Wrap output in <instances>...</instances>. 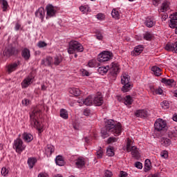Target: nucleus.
<instances>
[{
  "label": "nucleus",
  "mask_w": 177,
  "mask_h": 177,
  "mask_svg": "<svg viewBox=\"0 0 177 177\" xmlns=\"http://www.w3.org/2000/svg\"><path fill=\"white\" fill-rule=\"evenodd\" d=\"M105 128L113 132L115 136L121 135V132H122V126H121V124H115V122L113 120L105 121Z\"/></svg>",
  "instance_id": "1"
},
{
  "label": "nucleus",
  "mask_w": 177,
  "mask_h": 177,
  "mask_svg": "<svg viewBox=\"0 0 177 177\" xmlns=\"http://www.w3.org/2000/svg\"><path fill=\"white\" fill-rule=\"evenodd\" d=\"M41 112L38 111H33V112L30 114V124L34 128H37L39 132H42V128L44 126L37 120L40 115Z\"/></svg>",
  "instance_id": "2"
},
{
  "label": "nucleus",
  "mask_w": 177,
  "mask_h": 177,
  "mask_svg": "<svg viewBox=\"0 0 177 177\" xmlns=\"http://www.w3.org/2000/svg\"><path fill=\"white\" fill-rule=\"evenodd\" d=\"M121 84L124 85L122 87V91L124 93L129 92V91L133 88L132 83H131V77H129V75L127 73H123L122 75Z\"/></svg>",
  "instance_id": "3"
},
{
  "label": "nucleus",
  "mask_w": 177,
  "mask_h": 177,
  "mask_svg": "<svg viewBox=\"0 0 177 177\" xmlns=\"http://www.w3.org/2000/svg\"><path fill=\"white\" fill-rule=\"evenodd\" d=\"M133 142L132 140L128 138L127 141V147L126 150L128 153L131 152V156L133 158H136V160H139L140 158V153H139V149L138 147L133 145Z\"/></svg>",
  "instance_id": "4"
},
{
  "label": "nucleus",
  "mask_w": 177,
  "mask_h": 177,
  "mask_svg": "<svg viewBox=\"0 0 177 177\" xmlns=\"http://www.w3.org/2000/svg\"><path fill=\"white\" fill-rule=\"evenodd\" d=\"M77 52H84V46L80 42L77 41H71L69 42V47L68 49V53L73 55Z\"/></svg>",
  "instance_id": "5"
},
{
  "label": "nucleus",
  "mask_w": 177,
  "mask_h": 177,
  "mask_svg": "<svg viewBox=\"0 0 177 177\" xmlns=\"http://www.w3.org/2000/svg\"><path fill=\"white\" fill-rule=\"evenodd\" d=\"M12 147L14 150L19 154L26 150V145L23 142V140L20 138H17L14 140Z\"/></svg>",
  "instance_id": "6"
},
{
  "label": "nucleus",
  "mask_w": 177,
  "mask_h": 177,
  "mask_svg": "<svg viewBox=\"0 0 177 177\" xmlns=\"http://www.w3.org/2000/svg\"><path fill=\"white\" fill-rule=\"evenodd\" d=\"M155 131L164 132L167 130V122L161 118L157 119L154 123Z\"/></svg>",
  "instance_id": "7"
},
{
  "label": "nucleus",
  "mask_w": 177,
  "mask_h": 177,
  "mask_svg": "<svg viewBox=\"0 0 177 177\" xmlns=\"http://www.w3.org/2000/svg\"><path fill=\"white\" fill-rule=\"evenodd\" d=\"M113 59V53L109 51H104L102 53L99 54L97 60L100 62V63H103V62H109V60H111Z\"/></svg>",
  "instance_id": "8"
},
{
  "label": "nucleus",
  "mask_w": 177,
  "mask_h": 177,
  "mask_svg": "<svg viewBox=\"0 0 177 177\" xmlns=\"http://www.w3.org/2000/svg\"><path fill=\"white\" fill-rule=\"evenodd\" d=\"M121 71V68H120V64L118 62H112L109 67V73L111 75H117Z\"/></svg>",
  "instance_id": "9"
},
{
  "label": "nucleus",
  "mask_w": 177,
  "mask_h": 177,
  "mask_svg": "<svg viewBox=\"0 0 177 177\" xmlns=\"http://www.w3.org/2000/svg\"><path fill=\"white\" fill-rule=\"evenodd\" d=\"M46 19L53 17V16L56 15V10L55 9V7L52 6V4H48L46 6Z\"/></svg>",
  "instance_id": "10"
},
{
  "label": "nucleus",
  "mask_w": 177,
  "mask_h": 177,
  "mask_svg": "<svg viewBox=\"0 0 177 177\" xmlns=\"http://www.w3.org/2000/svg\"><path fill=\"white\" fill-rule=\"evenodd\" d=\"M33 80L34 76L31 75H28L21 83L22 88H28V86H30V85H31V84L33 82Z\"/></svg>",
  "instance_id": "11"
},
{
  "label": "nucleus",
  "mask_w": 177,
  "mask_h": 177,
  "mask_svg": "<svg viewBox=\"0 0 177 177\" xmlns=\"http://www.w3.org/2000/svg\"><path fill=\"white\" fill-rule=\"evenodd\" d=\"M93 102L94 106H102L104 103L103 97H102V94L98 93L95 96L93 97Z\"/></svg>",
  "instance_id": "12"
},
{
  "label": "nucleus",
  "mask_w": 177,
  "mask_h": 177,
  "mask_svg": "<svg viewBox=\"0 0 177 177\" xmlns=\"http://www.w3.org/2000/svg\"><path fill=\"white\" fill-rule=\"evenodd\" d=\"M4 55L7 57H10L13 55H17V49L15 47H8L4 50Z\"/></svg>",
  "instance_id": "13"
},
{
  "label": "nucleus",
  "mask_w": 177,
  "mask_h": 177,
  "mask_svg": "<svg viewBox=\"0 0 177 177\" xmlns=\"http://www.w3.org/2000/svg\"><path fill=\"white\" fill-rule=\"evenodd\" d=\"M77 102L80 105L84 104L85 106H92V104H93V97L92 96L89 95L83 101H79Z\"/></svg>",
  "instance_id": "14"
},
{
  "label": "nucleus",
  "mask_w": 177,
  "mask_h": 177,
  "mask_svg": "<svg viewBox=\"0 0 177 177\" xmlns=\"http://www.w3.org/2000/svg\"><path fill=\"white\" fill-rule=\"evenodd\" d=\"M35 16L40 19L41 21H44V19L45 17V9L41 7L35 12Z\"/></svg>",
  "instance_id": "15"
},
{
  "label": "nucleus",
  "mask_w": 177,
  "mask_h": 177,
  "mask_svg": "<svg viewBox=\"0 0 177 177\" xmlns=\"http://www.w3.org/2000/svg\"><path fill=\"white\" fill-rule=\"evenodd\" d=\"M135 115L140 118H146L149 115V112L145 109H139L136 111Z\"/></svg>",
  "instance_id": "16"
},
{
  "label": "nucleus",
  "mask_w": 177,
  "mask_h": 177,
  "mask_svg": "<svg viewBox=\"0 0 177 177\" xmlns=\"http://www.w3.org/2000/svg\"><path fill=\"white\" fill-rule=\"evenodd\" d=\"M41 66H52L53 64V58L52 57H46V58L41 60Z\"/></svg>",
  "instance_id": "17"
},
{
  "label": "nucleus",
  "mask_w": 177,
  "mask_h": 177,
  "mask_svg": "<svg viewBox=\"0 0 177 177\" xmlns=\"http://www.w3.org/2000/svg\"><path fill=\"white\" fill-rule=\"evenodd\" d=\"M21 56L24 60H30V57H31L30 49L24 48L21 51Z\"/></svg>",
  "instance_id": "18"
},
{
  "label": "nucleus",
  "mask_w": 177,
  "mask_h": 177,
  "mask_svg": "<svg viewBox=\"0 0 177 177\" xmlns=\"http://www.w3.org/2000/svg\"><path fill=\"white\" fill-rule=\"evenodd\" d=\"M170 17V27L171 28H175L177 26V12L172 14Z\"/></svg>",
  "instance_id": "19"
},
{
  "label": "nucleus",
  "mask_w": 177,
  "mask_h": 177,
  "mask_svg": "<svg viewBox=\"0 0 177 177\" xmlns=\"http://www.w3.org/2000/svg\"><path fill=\"white\" fill-rule=\"evenodd\" d=\"M68 92L70 95H73V96H80L81 95V90L74 87L69 88L68 89Z\"/></svg>",
  "instance_id": "20"
},
{
  "label": "nucleus",
  "mask_w": 177,
  "mask_h": 177,
  "mask_svg": "<svg viewBox=\"0 0 177 177\" xmlns=\"http://www.w3.org/2000/svg\"><path fill=\"white\" fill-rule=\"evenodd\" d=\"M19 66V64L17 62H15L13 64H10L7 66V71L8 74H10V73H13V71H16L17 70V66Z\"/></svg>",
  "instance_id": "21"
},
{
  "label": "nucleus",
  "mask_w": 177,
  "mask_h": 177,
  "mask_svg": "<svg viewBox=\"0 0 177 177\" xmlns=\"http://www.w3.org/2000/svg\"><path fill=\"white\" fill-rule=\"evenodd\" d=\"M22 138L24 142H26V143H30V142H31L34 139V136H32L31 133H24L22 135Z\"/></svg>",
  "instance_id": "22"
},
{
  "label": "nucleus",
  "mask_w": 177,
  "mask_h": 177,
  "mask_svg": "<svg viewBox=\"0 0 177 177\" xmlns=\"http://www.w3.org/2000/svg\"><path fill=\"white\" fill-rule=\"evenodd\" d=\"M102 137L105 139V138H109L111 133H114L113 131L107 129L106 127L101 130Z\"/></svg>",
  "instance_id": "23"
},
{
  "label": "nucleus",
  "mask_w": 177,
  "mask_h": 177,
  "mask_svg": "<svg viewBox=\"0 0 177 177\" xmlns=\"http://www.w3.org/2000/svg\"><path fill=\"white\" fill-rule=\"evenodd\" d=\"M37 160L34 157H30L28 158V165L30 169H32L34 168V165L37 164Z\"/></svg>",
  "instance_id": "24"
},
{
  "label": "nucleus",
  "mask_w": 177,
  "mask_h": 177,
  "mask_svg": "<svg viewBox=\"0 0 177 177\" xmlns=\"http://www.w3.org/2000/svg\"><path fill=\"white\" fill-rule=\"evenodd\" d=\"M55 164L59 167H63L64 165V158L63 156L59 155L55 158Z\"/></svg>",
  "instance_id": "25"
},
{
  "label": "nucleus",
  "mask_w": 177,
  "mask_h": 177,
  "mask_svg": "<svg viewBox=\"0 0 177 177\" xmlns=\"http://www.w3.org/2000/svg\"><path fill=\"white\" fill-rule=\"evenodd\" d=\"M160 143L162 146H164L165 147H168V146H171L172 142H171V140H169V138H162L160 139Z\"/></svg>",
  "instance_id": "26"
},
{
  "label": "nucleus",
  "mask_w": 177,
  "mask_h": 177,
  "mask_svg": "<svg viewBox=\"0 0 177 177\" xmlns=\"http://www.w3.org/2000/svg\"><path fill=\"white\" fill-rule=\"evenodd\" d=\"M141 52H143V46H138L134 48L132 55L133 56H139V54L141 53Z\"/></svg>",
  "instance_id": "27"
},
{
  "label": "nucleus",
  "mask_w": 177,
  "mask_h": 177,
  "mask_svg": "<svg viewBox=\"0 0 177 177\" xmlns=\"http://www.w3.org/2000/svg\"><path fill=\"white\" fill-rule=\"evenodd\" d=\"M132 102H133V100L132 99V97H131V95H127L123 99V103L126 106H131V104H132Z\"/></svg>",
  "instance_id": "28"
},
{
  "label": "nucleus",
  "mask_w": 177,
  "mask_h": 177,
  "mask_svg": "<svg viewBox=\"0 0 177 177\" xmlns=\"http://www.w3.org/2000/svg\"><path fill=\"white\" fill-rule=\"evenodd\" d=\"M75 165L77 168H82L85 165V159L84 158H78L76 160Z\"/></svg>",
  "instance_id": "29"
},
{
  "label": "nucleus",
  "mask_w": 177,
  "mask_h": 177,
  "mask_svg": "<svg viewBox=\"0 0 177 177\" xmlns=\"http://www.w3.org/2000/svg\"><path fill=\"white\" fill-rule=\"evenodd\" d=\"M156 24V21L153 18H147L145 21V25L147 27H149V28H151L153 26Z\"/></svg>",
  "instance_id": "30"
},
{
  "label": "nucleus",
  "mask_w": 177,
  "mask_h": 177,
  "mask_svg": "<svg viewBox=\"0 0 177 177\" xmlns=\"http://www.w3.org/2000/svg\"><path fill=\"white\" fill-rule=\"evenodd\" d=\"M110 68V66H100L98 68V73H100L102 75H104V74H106L107 71H109Z\"/></svg>",
  "instance_id": "31"
},
{
  "label": "nucleus",
  "mask_w": 177,
  "mask_h": 177,
  "mask_svg": "<svg viewBox=\"0 0 177 177\" xmlns=\"http://www.w3.org/2000/svg\"><path fill=\"white\" fill-rule=\"evenodd\" d=\"M53 151H55V147L52 145H48L45 149L46 156H52Z\"/></svg>",
  "instance_id": "32"
},
{
  "label": "nucleus",
  "mask_w": 177,
  "mask_h": 177,
  "mask_svg": "<svg viewBox=\"0 0 177 177\" xmlns=\"http://www.w3.org/2000/svg\"><path fill=\"white\" fill-rule=\"evenodd\" d=\"M151 71H153V74L156 75V77H160V75H161V68L158 66H153L151 68Z\"/></svg>",
  "instance_id": "33"
},
{
  "label": "nucleus",
  "mask_w": 177,
  "mask_h": 177,
  "mask_svg": "<svg viewBox=\"0 0 177 177\" xmlns=\"http://www.w3.org/2000/svg\"><path fill=\"white\" fill-rule=\"evenodd\" d=\"M62 60H63V57H62V55H57L54 57L53 64H54L55 66H59V64L62 63Z\"/></svg>",
  "instance_id": "34"
},
{
  "label": "nucleus",
  "mask_w": 177,
  "mask_h": 177,
  "mask_svg": "<svg viewBox=\"0 0 177 177\" xmlns=\"http://www.w3.org/2000/svg\"><path fill=\"white\" fill-rule=\"evenodd\" d=\"M167 10H169V3L168 1H164L162 3L160 12H167Z\"/></svg>",
  "instance_id": "35"
},
{
  "label": "nucleus",
  "mask_w": 177,
  "mask_h": 177,
  "mask_svg": "<svg viewBox=\"0 0 177 177\" xmlns=\"http://www.w3.org/2000/svg\"><path fill=\"white\" fill-rule=\"evenodd\" d=\"M111 16L115 20H120V12L117 9L112 10Z\"/></svg>",
  "instance_id": "36"
},
{
  "label": "nucleus",
  "mask_w": 177,
  "mask_h": 177,
  "mask_svg": "<svg viewBox=\"0 0 177 177\" xmlns=\"http://www.w3.org/2000/svg\"><path fill=\"white\" fill-rule=\"evenodd\" d=\"M161 82H162L163 84H165V85H168L169 86H171V85H172V84H174V82H175V81L173 79H165V78H162L161 80Z\"/></svg>",
  "instance_id": "37"
},
{
  "label": "nucleus",
  "mask_w": 177,
  "mask_h": 177,
  "mask_svg": "<svg viewBox=\"0 0 177 177\" xmlns=\"http://www.w3.org/2000/svg\"><path fill=\"white\" fill-rule=\"evenodd\" d=\"M1 8L3 9V12H6L8 10V8H9V3H8V1L1 0Z\"/></svg>",
  "instance_id": "38"
},
{
  "label": "nucleus",
  "mask_w": 177,
  "mask_h": 177,
  "mask_svg": "<svg viewBox=\"0 0 177 177\" xmlns=\"http://www.w3.org/2000/svg\"><path fill=\"white\" fill-rule=\"evenodd\" d=\"M80 12H82V13H83V15H85V14L88 13V12H90L89 6H81L80 7Z\"/></svg>",
  "instance_id": "39"
},
{
  "label": "nucleus",
  "mask_w": 177,
  "mask_h": 177,
  "mask_svg": "<svg viewBox=\"0 0 177 177\" xmlns=\"http://www.w3.org/2000/svg\"><path fill=\"white\" fill-rule=\"evenodd\" d=\"M175 44H167L165 46V50H169L170 52H174L175 50Z\"/></svg>",
  "instance_id": "40"
},
{
  "label": "nucleus",
  "mask_w": 177,
  "mask_h": 177,
  "mask_svg": "<svg viewBox=\"0 0 177 177\" xmlns=\"http://www.w3.org/2000/svg\"><path fill=\"white\" fill-rule=\"evenodd\" d=\"M145 165V171H150V167H151V162L150 161V160L146 159Z\"/></svg>",
  "instance_id": "41"
},
{
  "label": "nucleus",
  "mask_w": 177,
  "mask_h": 177,
  "mask_svg": "<svg viewBox=\"0 0 177 177\" xmlns=\"http://www.w3.org/2000/svg\"><path fill=\"white\" fill-rule=\"evenodd\" d=\"M60 117L64 120H67V111L64 109L60 110Z\"/></svg>",
  "instance_id": "42"
},
{
  "label": "nucleus",
  "mask_w": 177,
  "mask_h": 177,
  "mask_svg": "<svg viewBox=\"0 0 177 177\" xmlns=\"http://www.w3.org/2000/svg\"><path fill=\"white\" fill-rule=\"evenodd\" d=\"M106 154L109 157H113V156H114V149H113V147L108 148L106 149Z\"/></svg>",
  "instance_id": "43"
},
{
  "label": "nucleus",
  "mask_w": 177,
  "mask_h": 177,
  "mask_svg": "<svg viewBox=\"0 0 177 177\" xmlns=\"http://www.w3.org/2000/svg\"><path fill=\"white\" fill-rule=\"evenodd\" d=\"M96 154L97 158H102L103 157V149H102V147H100L98 150H97Z\"/></svg>",
  "instance_id": "44"
},
{
  "label": "nucleus",
  "mask_w": 177,
  "mask_h": 177,
  "mask_svg": "<svg viewBox=\"0 0 177 177\" xmlns=\"http://www.w3.org/2000/svg\"><path fill=\"white\" fill-rule=\"evenodd\" d=\"M153 37V35L151 33L147 32L144 34V39H146L147 41H150Z\"/></svg>",
  "instance_id": "45"
},
{
  "label": "nucleus",
  "mask_w": 177,
  "mask_h": 177,
  "mask_svg": "<svg viewBox=\"0 0 177 177\" xmlns=\"http://www.w3.org/2000/svg\"><path fill=\"white\" fill-rule=\"evenodd\" d=\"M161 106L162 109H164L165 110H167V109H169V102H168V101H163L161 103Z\"/></svg>",
  "instance_id": "46"
},
{
  "label": "nucleus",
  "mask_w": 177,
  "mask_h": 177,
  "mask_svg": "<svg viewBox=\"0 0 177 177\" xmlns=\"http://www.w3.org/2000/svg\"><path fill=\"white\" fill-rule=\"evenodd\" d=\"M38 48H45L48 46V44H46L45 41H40L37 43Z\"/></svg>",
  "instance_id": "47"
},
{
  "label": "nucleus",
  "mask_w": 177,
  "mask_h": 177,
  "mask_svg": "<svg viewBox=\"0 0 177 177\" xmlns=\"http://www.w3.org/2000/svg\"><path fill=\"white\" fill-rule=\"evenodd\" d=\"M8 174H9V170L6 167H3L1 169V175L3 176H7Z\"/></svg>",
  "instance_id": "48"
},
{
  "label": "nucleus",
  "mask_w": 177,
  "mask_h": 177,
  "mask_svg": "<svg viewBox=\"0 0 177 177\" xmlns=\"http://www.w3.org/2000/svg\"><path fill=\"white\" fill-rule=\"evenodd\" d=\"M30 100L27 99V98H24V100H22L21 104L23 106H28L30 105Z\"/></svg>",
  "instance_id": "49"
},
{
  "label": "nucleus",
  "mask_w": 177,
  "mask_h": 177,
  "mask_svg": "<svg viewBox=\"0 0 177 177\" xmlns=\"http://www.w3.org/2000/svg\"><path fill=\"white\" fill-rule=\"evenodd\" d=\"M80 71L83 77H89V72H88V71L86 69H81Z\"/></svg>",
  "instance_id": "50"
},
{
  "label": "nucleus",
  "mask_w": 177,
  "mask_h": 177,
  "mask_svg": "<svg viewBox=\"0 0 177 177\" xmlns=\"http://www.w3.org/2000/svg\"><path fill=\"white\" fill-rule=\"evenodd\" d=\"M115 142H117V138L110 137L107 140V143H114Z\"/></svg>",
  "instance_id": "51"
},
{
  "label": "nucleus",
  "mask_w": 177,
  "mask_h": 177,
  "mask_svg": "<svg viewBox=\"0 0 177 177\" xmlns=\"http://www.w3.org/2000/svg\"><path fill=\"white\" fill-rule=\"evenodd\" d=\"M135 167L138 168V169H142V168H143V165H142V162H136L135 163Z\"/></svg>",
  "instance_id": "52"
},
{
  "label": "nucleus",
  "mask_w": 177,
  "mask_h": 177,
  "mask_svg": "<svg viewBox=\"0 0 177 177\" xmlns=\"http://www.w3.org/2000/svg\"><path fill=\"white\" fill-rule=\"evenodd\" d=\"M113 173L109 170H106L104 173V177H112Z\"/></svg>",
  "instance_id": "53"
},
{
  "label": "nucleus",
  "mask_w": 177,
  "mask_h": 177,
  "mask_svg": "<svg viewBox=\"0 0 177 177\" xmlns=\"http://www.w3.org/2000/svg\"><path fill=\"white\" fill-rule=\"evenodd\" d=\"M169 137H170L171 139L173 138H176L177 137V133L175 131H171L169 133Z\"/></svg>",
  "instance_id": "54"
},
{
  "label": "nucleus",
  "mask_w": 177,
  "mask_h": 177,
  "mask_svg": "<svg viewBox=\"0 0 177 177\" xmlns=\"http://www.w3.org/2000/svg\"><path fill=\"white\" fill-rule=\"evenodd\" d=\"M161 157H163V158H168V151H163L160 153Z\"/></svg>",
  "instance_id": "55"
},
{
  "label": "nucleus",
  "mask_w": 177,
  "mask_h": 177,
  "mask_svg": "<svg viewBox=\"0 0 177 177\" xmlns=\"http://www.w3.org/2000/svg\"><path fill=\"white\" fill-rule=\"evenodd\" d=\"M88 67H95V64H96V61L95 60H91L88 62Z\"/></svg>",
  "instance_id": "56"
},
{
  "label": "nucleus",
  "mask_w": 177,
  "mask_h": 177,
  "mask_svg": "<svg viewBox=\"0 0 177 177\" xmlns=\"http://www.w3.org/2000/svg\"><path fill=\"white\" fill-rule=\"evenodd\" d=\"M97 19L98 20H104V15L99 13L97 15Z\"/></svg>",
  "instance_id": "57"
},
{
  "label": "nucleus",
  "mask_w": 177,
  "mask_h": 177,
  "mask_svg": "<svg viewBox=\"0 0 177 177\" xmlns=\"http://www.w3.org/2000/svg\"><path fill=\"white\" fill-rule=\"evenodd\" d=\"M84 115H86V117L91 115V110L89 109H85L84 111Z\"/></svg>",
  "instance_id": "58"
},
{
  "label": "nucleus",
  "mask_w": 177,
  "mask_h": 177,
  "mask_svg": "<svg viewBox=\"0 0 177 177\" xmlns=\"http://www.w3.org/2000/svg\"><path fill=\"white\" fill-rule=\"evenodd\" d=\"M155 93L156 95H162V89L159 88L158 89L155 90Z\"/></svg>",
  "instance_id": "59"
},
{
  "label": "nucleus",
  "mask_w": 177,
  "mask_h": 177,
  "mask_svg": "<svg viewBox=\"0 0 177 177\" xmlns=\"http://www.w3.org/2000/svg\"><path fill=\"white\" fill-rule=\"evenodd\" d=\"M20 28H21V25L19 23H17L15 24V31H19V30H20Z\"/></svg>",
  "instance_id": "60"
},
{
  "label": "nucleus",
  "mask_w": 177,
  "mask_h": 177,
  "mask_svg": "<svg viewBox=\"0 0 177 177\" xmlns=\"http://www.w3.org/2000/svg\"><path fill=\"white\" fill-rule=\"evenodd\" d=\"M37 177H49V176L46 173L41 172L38 174Z\"/></svg>",
  "instance_id": "61"
},
{
  "label": "nucleus",
  "mask_w": 177,
  "mask_h": 177,
  "mask_svg": "<svg viewBox=\"0 0 177 177\" xmlns=\"http://www.w3.org/2000/svg\"><path fill=\"white\" fill-rule=\"evenodd\" d=\"M127 176H128V174H127V172H125L124 171H120V177H127Z\"/></svg>",
  "instance_id": "62"
},
{
  "label": "nucleus",
  "mask_w": 177,
  "mask_h": 177,
  "mask_svg": "<svg viewBox=\"0 0 177 177\" xmlns=\"http://www.w3.org/2000/svg\"><path fill=\"white\" fill-rule=\"evenodd\" d=\"M161 0H153V5L158 6Z\"/></svg>",
  "instance_id": "63"
},
{
  "label": "nucleus",
  "mask_w": 177,
  "mask_h": 177,
  "mask_svg": "<svg viewBox=\"0 0 177 177\" xmlns=\"http://www.w3.org/2000/svg\"><path fill=\"white\" fill-rule=\"evenodd\" d=\"M167 19H168V14L167 13L163 14V15L162 16V20L165 21V20H167Z\"/></svg>",
  "instance_id": "64"
}]
</instances>
